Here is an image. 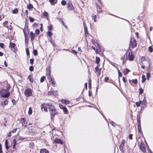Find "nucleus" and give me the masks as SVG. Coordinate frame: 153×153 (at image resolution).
<instances>
[{
  "label": "nucleus",
  "instance_id": "obj_10",
  "mask_svg": "<svg viewBox=\"0 0 153 153\" xmlns=\"http://www.w3.org/2000/svg\"><path fill=\"white\" fill-rule=\"evenodd\" d=\"M54 142L59 144H63V142L62 140L58 138H56L54 140Z\"/></svg>",
  "mask_w": 153,
  "mask_h": 153
},
{
  "label": "nucleus",
  "instance_id": "obj_38",
  "mask_svg": "<svg viewBox=\"0 0 153 153\" xmlns=\"http://www.w3.org/2000/svg\"><path fill=\"white\" fill-rule=\"evenodd\" d=\"M47 35L49 36H51L52 35V33L50 31H48L47 32Z\"/></svg>",
  "mask_w": 153,
  "mask_h": 153
},
{
  "label": "nucleus",
  "instance_id": "obj_64",
  "mask_svg": "<svg viewBox=\"0 0 153 153\" xmlns=\"http://www.w3.org/2000/svg\"><path fill=\"white\" fill-rule=\"evenodd\" d=\"M50 42H51V43L52 45L53 46H54V45H55V43H54V42H53V41H52L51 40L50 41Z\"/></svg>",
  "mask_w": 153,
  "mask_h": 153
},
{
  "label": "nucleus",
  "instance_id": "obj_45",
  "mask_svg": "<svg viewBox=\"0 0 153 153\" xmlns=\"http://www.w3.org/2000/svg\"><path fill=\"white\" fill-rule=\"evenodd\" d=\"M53 26L52 25H51L48 27V29L49 30H51L52 29Z\"/></svg>",
  "mask_w": 153,
  "mask_h": 153
},
{
  "label": "nucleus",
  "instance_id": "obj_51",
  "mask_svg": "<svg viewBox=\"0 0 153 153\" xmlns=\"http://www.w3.org/2000/svg\"><path fill=\"white\" fill-rule=\"evenodd\" d=\"M34 59H30V63L32 65H33V64Z\"/></svg>",
  "mask_w": 153,
  "mask_h": 153
},
{
  "label": "nucleus",
  "instance_id": "obj_34",
  "mask_svg": "<svg viewBox=\"0 0 153 153\" xmlns=\"http://www.w3.org/2000/svg\"><path fill=\"white\" fill-rule=\"evenodd\" d=\"M61 4L63 6H64L66 4V2L65 0H63L61 2Z\"/></svg>",
  "mask_w": 153,
  "mask_h": 153
},
{
  "label": "nucleus",
  "instance_id": "obj_26",
  "mask_svg": "<svg viewBox=\"0 0 153 153\" xmlns=\"http://www.w3.org/2000/svg\"><path fill=\"white\" fill-rule=\"evenodd\" d=\"M51 82L53 85H55L56 84V82L54 81V79L53 78L51 79Z\"/></svg>",
  "mask_w": 153,
  "mask_h": 153
},
{
  "label": "nucleus",
  "instance_id": "obj_20",
  "mask_svg": "<svg viewBox=\"0 0 153 153\" xmlns=\"http://www.w3.org/2000/svg\"><path fill=\"white\" fill-rule=\"evenodd\" d=\"M15 46V44L14 43H10L9 44V47L11 48H13Z\"/></svg>",
  "mask_w": 153,
  "mask_h": 153
},
{
  "label": "nucleus",
  "instance_id": "obj_37",
  "mask_svg": "<svg viewBox=\"0 0 153 153\" xmlns=\"http://www.w3.org/2000/svg\"><path fill=\"white\" fill-rule=\"evenodd\" d=\"M8 23V21H5L3 23V25L4 26L6 27H7V26H6V25Z\"/></svg>",
  "mask_w": 153,
  "mask_h": 153
},
{
  "label": "nucleus",
  "instance_id": "obj_16",
  "mask_svg": "<svg viewBox=\"0 0 153 153\" xmlns=\"http://www.w3.org/2000/svg\"><path fill=\"white\" fill-rule=\"evenodd\" d=\"M140 149L143 152H146V149L145 148L144 146H143L141 145L140 146Z\"/></svg>",
  "mask_w": 153,
  "mask_h": 153
},
{
  "label": "nucleus",
  "instance_id": "obj_36",
  "mask_svg": "<svg viewBox=\"0 0 153 153\" xmlns=\"http://www.w3.org/2000/svg\"><path fill=\"white\" fill-rule=\"evenodd\" d=\"M13 143H14V144L13 145V148H14L16 144V141L15 139H14L13 140Z\"/></svg>",
  "mask_w": 153,
  "mask_h": 153
},
{
  "label": "nucleus",
  "instance_id": "obj_3",
  "mask_svg": "<svg viewBox=\"0 0 153 153\" xmlns=\"http://www.w3.org/2000/svg\"><path fill=\"white\" fill-rule=\"evenodd\" d=\"M25 95L26 97H29L32 95V91L30 88L26 89L24 92Z\"/></svg>",
  "mask_w": 153,
  "mask_h": 153
},
{
  "label": "nucleus",
  "instance_id": "obj_28",
  "mask_svg": "<svg viewBox=\"0 0 153 153\" xmlns=\"http://www.w3.org/2000/svg\"><path fill=\"white\" fill-rule=\"evenodd\" d=\"M32 110L31 107H30L28 111V114L30 115L31 114H32Z\"/></svg>",
  "mask_w": 153,
  "mask_h": 153
},
{
  "label": "nucleus",
  "instance_id": "obj_49",
  "mask_svg": "<svg viewBox=\"0 0 153 153\" xmlns=\"http://www.w3.org/2000/svg\"><path fill=\"white\" fill-rule=\"evenodd\" d=\"M132 82L134 84H137V79H133L132 80Z\"/></svg>",
  "mask_w": 153,
  "mask_h": 153
},
{
  "label": "nucleus",
  "instance_id": "obj_5",
  "mask_svg": "<svg viewBox=\"0 0 153 153\" xmlns=\"http://www.w3.org/2000/svg\"><path fill=\"white\" fill-rule=\"evenodd\" d=\"M50 104L46 103V104H43L41 105V108L42 111H44L45 112H47L48 110L47 108H48L49 106H50Z\"/></svg>",
  "mask_w": 153,
  "mask_h": 153
},
{
  "label": "nucleus",
  "instance_id": "obj_44",
  "mask_svg": "<svg viewBox=\"0 0 153 153\" xmlns=\"http://www.w3.org/2000/svg\"><path fill=\"white\" fill-rule=\"evenodd\" d=\"M53 91H50L48 92V95H53Z\"/></svg>",
  "mask_w": 153,
  "mask_h": 153
},
{
  "label": "nucleus",
  "instance_id": "obj_31",
  "mask_svg": "<svg viewBox=\"0 0 153 153\" xmlns=\"http://www.w3.org/2000/svg\"><path fill=\"white\" fill-rule=\"evenodd\" d=\"M45 79V77L44 76H42L40 79V82H43Z\"/></svg>",
  "mask_w": 153,
  "mask_h": 153
},
{
  "label": "nucleus",
  "instance_id": "obj_40",
  "mask_svg": "<svg viewBox=\"0 0 153 153\" xmlns=\"http://www.w3.org/2000/svg\"><path fill=\"white\" fill-rule=\"evenodd\" d=\"M10 88V85L8 84H7L6 85V90H7L8 91H9Z\"/></svg>",
  "mask_w": 153,
  "mask_h": 153
},
{
  "label": "nucleus",
  "instance_id": "obj_54",
  "mask_svg": "<svg viewBox=\"0 0 153 153\" xmlns=\"http://www.w3.org/2000/svg\"><path fill=\"white\" fill-rule=\"evenodd\" d=\"M35 32L36 33L37 35H38L40 31L39 29H37L35 30Z\"/></svg>",
  "mask_w": 153,
  "mask_h": 153
},
{
  "label": "nucleus",
  "instance_id": "obj_6",
  "mask_svg": "<svg viewBox=\"0 0 153 153\" xmlns=\"http://www.w3.org/2000/svg\"><path fill=\"white\" fill-rule=\"evenodd\" d=\"M134 56L131 52L129 53L128 55L126 56V59H128L129 60L131 61L133 60L134 58Z\"/></svg>",
  "mask_w": 153,
  "mask_h": 153
},
{
  "label": "nucleus",
  "instance_id": "obj_63",
  "mask_svg": "<svg viewBox=\"0 0 153 153\" xmlns=\"http://www.w3.org/2000/svg\"><path fill=\"white\" fill-rule=\"evenodd\" d=\"M59 106H60V108L61 109H63V108L64 107H65V106H63L62 105H59Z\"/></svg>",
  "mask_w": 153,
  "mask_h": 153
},
{
  "label": "nucleus",
  "instance_id": "obj_8",
  "mask_svg": "<svg viewBox=\"0 0 153 153\" xmlns=\"http://www.w3.org/2000/svg\"><path fill=\"white\" fill-rule=\"evenodd\" d=\"M67 8L68 9V10H73L74 8L72 4L70 2H69L68 3Z\"/></svg>",
  "mask_w": 153,
  "mask_h": 153
},
{
  "label": "nucleus",
  "instance_id": "obj_32",
  "mask_svg": "<svg viewBox=\"0 0 153 153\" xmlns=\"http://www.w3.org/2000/svg\"><path fill=\"white\" fill-rule=\"evenodd\" d=\"M137 123H140V117L139 115H137Z\"/></svg>",
  "mask_w": 153,
  "mask_h": 153
},
{
  "label": "nucleus",
  "instance_id": "obj_43",
  "mask_svg": "<svg viewBox=\"0 0 153 153\" xmlns=\"http://www.w3.org/2000/svg\"><path fill=\"white\" fill-rule=\"evenodd\" d=\"M29 70L31 71H33L34 68L33 66H30L29 68Z\"/></svg>",
  "mask_w": 153,
  "mask_h": 153
},
{
  "label": "nucleus",
  "instance_id": "obj_30",
  "mask_svg": "<svg viewBox=\"0 0 153 153\" xmlns=\"http://www.w3.org/2000/svg\"><path fill=\"white\" fill-rule=\"evenodd\" d=\"M146 77L147 78V79L149 80L150 77V73H147L146 74Z\"/></svg>",
  "mask_w": 153,
  "mask_h": 153
},
{
  "label": "nucleus",
  "instance_id": "obj_46",
  "mask_svg": "<svg viewBox=\"0 0 153 153\" xmlns=\"http://www.w3.org/2000/svg\"><path fill=\"white\" fill-rule=\"evenodd\" d=\"M149 51L150 52H152L153 51V49L152 47L151 46H150L149 48Z\"/></svg>",
  "mask_w": 153,
  "mask_h": 153
},
{
  "label": "nucleus",
  "instance_id": "obj_21",
  "mask_svg": "<svg viewBox=\"0 0 153 153\" xmlns=\"http://www.w3.org/2000/svg\"><path fill=\"white\" fill-rule=\"evenodd\" d=\"M8 103V101L7 100H5L4 103L2 102L1 103V105L3 106L4 107V106L6 105Z\"/></svg>",
  "mask_w": 153,
  "mask_h": 153
},
{
  "label": "nucleus",
  "instance_id": "obj_13",
  "mask_svg": "<svg viewBox=\"0 0 153 153\" xmlns=\"http://www.w3.org/2000/svg\"><path fill=\"white\" fill-rule=\"evenodd\" d=\"M30 34V35L31 40V41H32L35 38V33H33L32 32H31Z\"/></svg>",
  "mask_w": 153,
  "mask_h": 153
},
{
  "label": "nucleus",
  "instance_id": "obj_4",
  "mask_svg": "<svg viewBox=\"0 0 153 153\" xmlns=\"http://www.w3.org/2000/svg\"><path fill=\"white\" fill-rule=\"evenodd\" d=\"M136 41L134 39H131L129 45L130 48H134L137 45Z\"/></svg>",
  "mask_w": 153,
  "mask_h": 153
},
{
  "label": "nucleus",
  "instance_id": "obj_33",
  "mask_svg": "<svg viewBox=\"0 0 153 153\" xmlns=\"http://www.w3.org/2000/svg\"><path fill=\"white\" fill-rule=\"evenodd\" d=\"M33 7V5L31 4H29L28 5V6H27L28 8L29 9H30L32 8Z\"/></svg>",
  "mask_w": 153,
  "mask_h": 153
},
{
  "label": "nucleus",
  "instance_id": "obj_39",
  "mask_svg": "<svg viewBox=\"0 0 153 153\" xmlns=\"http://www.w3.org/2000/svg\"><path fill=\"white\" fill-rule=\"evenodd\" d=\"M29 19H30V21L31 22H33L34 21V19L31 17H29Z\"/></svg>",
  "mask_w": 153,
  "mask_h": 153
},
{
  "label": "nucleus",
  "instance_id": "obj_22",
  "mask_svg": "<svg viewBox=\"0 0 153 153\" xmlns=\"http://www.w3.org/2000/svg\"><path fill=\"white\" fill-rule=\"evenodd\" d=\"M55 0H49V1L53 5H54L57 3V1L56 2H55Z\"/></svg>",
  "mask_w": 153,
  "mask_h": 153
},
{
  "label": "nucleus",
  "instance_id": "obj_35",
  "mask_svg": "<svg viewBox=\"0 0 153 153\" xmlns=\"http://www.w3.org/2000/svg\"><path fill=\"white\" fill-rule=\"evenodd\" d=\"M139 94H141L143 92V89L141 88H140L139 89Z\"/></svg>",
  "mask_w": 153,
  "mask_h": 153
},
{
  "label": "nucleus",
  "instance_id": "obj_53",
  "mask_svg": "<svg viewBox=\"0 0 153 153\" xmlns=\"http://www.w3.org/2000/svg\"><path fill=\"white\" fill-rule=\"evenodd\" d=\"M109 79V77H105L104 79V81L105 82H107V81Z\"/></svg>",
  "mask_w": 153,
  "mask_h": 153
},
{
  "label": "nucleus",
  "instance_id": "obj_29",
  "mask_svg": "<svg viewBox=\"0 0 153 153\" xmlns=\"http://www.w3.org/2000/svg\"><path fill=\"white\" fill-rule=\"evenodd\" d=\"M141 102H142L141 101H140L138 102H136V104L137 106V107H139L140 106V105L141 104Z\"/></svg>",
  "mask_w": 153,
  "mask_h": 153
},
{
  "label": "nucleus",
  "instance_id": "obj_52",
  "mask_svg": "<svg viewBox=\"0 0 153 153\" xmlns=\"http://www.w3.org/2000/svg\"><path fill=\"white\" fill-rule=\"evenodd\" d=\"M99 68L98 67V66H97L95 68V72H97L98 71H99Z\"/></svg>",
  "mask_w": 153,
  "mask_h": 153
},
{
  "label": "nucleus",
  "instance_id": "obj_48",
  "mask_svg": "<svg viewBox=\"0 0 153 153\" xmlns=\"http://www.w3.org/2000/svg\"><path fill=\"white\" fill-rule=\"evenodd\" d=\"M26 53H27V55L28 56L29 55V50L28 48H27L26 50Z\"/></svg>",
  "mask_w": 153,
  "mask_h": 153
},
{
  "label": "nucleus",
  "instance_id": "obj_55",
  "mask_svg": "<svg viewBox=\"0 0 153 153\" xmlns=\"http://www.w3.org/2000/svg\"><path fill=\"white\" fill-rule=\"evenodd\" d=\"M110 123L113 126H115L116 125V124L113 121H110Z\"/></svg>",
  "mask_w": 153,
  "mask_h": 153
},
{
  "label": "nucleus",
  "instance_id": "obj_7",
  "mask_svg": "<svg viewBox=\"0 0 153 153\" xmlns=\"http://www.w3.org/2000/svg\"><path fill=\"white\" fill-rule=\"evenodd\" d=\"M51 73L50 67L48 66L46 69V74L48 76V79H50L51 78Z\"/></svg>",
  "mask_w": 153,
  "mask_h": 153
},
{
  "label": "nucleus",
  "instance_id": "obj_18",
  "mask_svg": "<svg viewBox=\"0 0 153 153\" xmlns=\"http://www.w3.org/2000/svg\"><path fill=\"white\" fill-rule=\"evenodd\" d=\"M28 79L30 82L32 83L33 82V76L31 75H29L28 76Z\"/></svg>",
  "mask_w": 153,
  "mask_h": 153
},
{
  "label": "nucleus",
  "instance_id": "obj_27",
  "mask_svg": "<svg viewBox=\"0 0 153 153\" xmlns=\"http://www.w3.org/2000/svg\"><path fill=\"white\" fill-rule=\"evenodd\" d=\"M83 25L84 26V28L85 29V33H86V31H87V27L86 26V25L85 22H83Z\"/></svg>",
  "mask_w": 153,
  "mask_h": 153
},
{
  "label": "nucleus",
  "instance_id": "obj_24",
  "mask_svg": "<svg viewBox=\"0 0 153 153\" xmlns=\"http://www.w3.org/2000/svg\"><path fill=\"white\" fill-rule=\"evenodd\" d=\"M7 143H8V141H7V140H5V148L7 149H8L9 148V147L7 145Z\"/></svg>",
  "mask_w": 153,
  "mask_h": 153
},
{
  "label": "nucleus",
  "instance_id": "obj_59",
  "mask_svg": "<svg viewBox=\"0 0 153 153\" xmlns=\"http://www.w3.org/2000/svg\"><path fill=\"white\" fill-rule=\"evenodd\" d=\"M99 48H97L95 50V52L96 54H98L99 53L98 50Z\"/></svg>",
  "mask_w": 153,
  "mask_h": 153
},
{
  "label": "nucleus",
  "instance_id": "obj_12",
  "mask_svg": "<svg viewBox=\"0 0 153 153\" xmlns=\"http://www.w3.org/2000/svg\"><path fill=\"white\" fill-rule=\"evenodd\" d=\"M61 102L62 104L65 105L69 104L70 103V101L68 100H61Z\"/></svg>",
  "mask_w": 153,
  "mask_h": 153
},
{
  "label": "nucleus",
  "instance_id": "obj_1",
  "mask_svg": "<svg viewBox=\"0 0 153 153\" xmlns=\"http://www.w3.org/2000/svg\"><path fill=\"white\" fill-rule=\"evenodd\" d=\"M48 109L49 110L50 114L51 115V118L52 119L57 113L55 108L52 105H50V106H49V107H48Z\"/></svg>",
  "mask_w": 153,
  "mask_h": 153
},
{
  "label": "nucleus",
  "instance_id": "obj_19",
  "mask_svg": "<svg viewBox=\"0 0 153 153\" xmlns=\"http://www.w3.org/2000/svg\"><path fill=\"white\" fill-rule=\"evenodd\" d=\"M142 83H143L146 80V78L145 77V76L144 75H143L142 76Z\"/></svg>",
  "mask_w": 153,
  "mask_h": 153
},
{
  "label": "nucleus",
  "instance_id": "obj_41",
  "mask_svg": "<svg viewBox=\"0 0 153 153\" xmlns=\"http://www.w3.org/2000/svg\"><path fill=\"white\" fill-rule=\"evenodd\" d=\"M43 16H44L47 17L48 16V13L47 12L45 11L43 13Z\"/></svg>",
  "mask_w": 153,
  "mask_h": 153
},
{
  "label": "nucleus",
  "instance_id": "obj_14",
  "mask_svg": "<svg viewBox=\"0 0 153 153\" xmlns=\"http://www.w3.org/2000/svg\"><path fill=\"white\" fill-rule=\"evenodd\" d=\"M40 153H49V152L47 149H44L40 150Z\"/></svg>",
  "mask_w": 153,
  "mask_h": 153
},
{
  "label": "nucleus",
  "instance_id": "obj_25",
  "mask_svg": "<svg viewBox=\"0 0 153 153\" xmlns=\"http://www.w3.org/2000/svg\"><path fill=\"white\" fill-rule=\"evenodd\" d=\"M18 12V9L17 8H15L13 11L12 13L13 14H16Z\"/></svg>",
  "mask_w": 153,
  "mask_h": 153
},
{
  "label": "nucleus",
  "instance_id": "obj_50",
  "mask_svg": "<svg viewBox=\"0 0 153 153\" xmlns=\"http://www.w3.org/2000/svg\"><path fill=\"white\" fill-rule=\"evenodd\" d=\"M34 145L33 144V142H31V143H30V148H32V149L33 148V147H34Z\"/></svg>",
  "mask_w": 153,
  "mask_h": 153
},
{
  "label": "nucleus",
  "instance_id": "obj_9",
  "mask_svg": "<svg viewBox=\"0 0 153 153\" xmlns=\"http://www.w3.org/2000/svg\"><path fill=\"white\" fill-rule=\"evenodd\" d=\"M21 123L22 124V126L26 127L27 125L25 124L26 123V120L25 118H22L21 120Z\"/></svg>",
  "mask_w": 153,
  "mask_h": 153
},
{
  "label": "nucleus",
  "instance_id": "obj_47",
  "mask_svg": "<svg viewBox=\"0 0 153 153\" xmlns=\"http://www.w3.org/2000/svg\"><path fill=\"white\" fill-rule=\"evenodd\" d=\"M94 45L97 48H100L99 45L97 43H95Z\"/></svg>",
  "mask_w": 153,
  "mask_h": 153
},
{
  "label": "nucleus",
  "instance_id": "obj_15",
  "mask_svg": "<svg viewBox=\"0 0 153 153\" xmlns=\"http://www.w3.org/2000/svg\"><path fill=\"white\" fill-rule=\"evenodd\" d=\"M100 58L98 57H96L95 63L97 64L98 66H99L100 65L99 63L100 62Z\"/></svg>",
  "mask_w": 153,
  "mask_h": 153
},
{
  "label": "nucleus",
  "instance_id": "obj_61",
  "mask_svg": "<svg viewBox=\"0 0 153 153\" xmlns=\"http://www.w3.org/2000/svg\"><path fill=\"white\" fill-rule=\"evenodd\" d=\"M119 149L121 150H123V147H122V145H120L119 146Z\"/></svg>",
  "mask_w": 153,
  "mask_h": 153
},
{
  "label": "nucleus",
  "instance_id": "obj_2",
  "mask_svg": "<svg viewBox=\"0 0 153 153\" xmlns=\"http://www.w3.org/2000/svg\"><path fill=\"white\" fill-rule=\"evenodd\" d=\"M0 94L2 97L7 98L10 95V92L6 89H2L0 91Z\"/></svg>",
  "mask_w": 153,
  "mask_h": 153
},
{
  "label": "nucleus",
  "instance_id": "obj_23",
  "mask_svg": "<svg viewBox=\"0 0 153 153\" xmlns=\"http://www.w3.org/2000/svg\"><path fill=\"white\" fill-rule=\"evenodd\" d=\"M63 110L65 114H68V111L66 107H64V108H63Z\"/></svg>",
  "mask_w": 153,
  "mask_h": 153
},
{
  "label": "nucleus",
  "instance_id": "obj_62",
  "mask_svg": "<svg viewBox=\"0 0 153 153\" xmlns=\"http://www.w3.org/2000/svg\"><path fill=\"white\" fill-rule=\"evenodd\" d=\"M117 70H118V73H119V75L120 76H122V74L121 73V72H120L119 69H117Z\"/></svg>",
  "mask_w": 153,
  "mask_h": 153
},
{
  "label": "nucleus",
  "instance_id": "obj_58",
  "mask_svg": "<svg viewBox=\"0 0 153 153\" xmlns=\"http://www.w3.org/2000/svg\"><path fill=\"white\" fill-rule=\"evenodd\" d=\"M132 134H130L129 135V138L131 140L132 139Z\"/></svg>",
  "mask_w": 153,
  "mask_h": 153
},
{
  "label": "nucleus",
  "instance_id": "obj_11",
  "mask_svg": "<svg viewBox=\"0 0 153 153\" xmlns=\"http://www.w3.org/2000/svg\"><path fill=\"white\" fill-rule=\"evenodd\" d=\"M137 124L138 131L139 133H140V134H141L142 133V132L141 130V127L140 123H137Z\"/></svg>",
  "mask_w": 153,
  "mask_h": 153
},
{
  "label": "nucleus",
  "instance_id": "obj_57",
  "mask_svg": "<svg viewBox=\"0 0 153 153\" xmlns=\"http://www.w3.org/2000/svg\"><path fill=\"white\" fill-rule=\"evenodd\" d=\"M16 130H17L16 129H13L11 131H10V132H11V133H14L16 132Z\"/></svg>",
  "mask_w": 153,
  "mask_h": 153
},
{
  "label": "nucleus",
  "instance_id": "obj_17",
  "mask_svg": "<svg viewBox=\"0 0 153 153\" xmlns=\"http://www.w3.org/2000/svg\"><path fill=\"white\" fill-rule=\"evenodd\" d=\"M130 71V70L126 68L124 69L123 73L124 74L126 75Z\"/></svg>",
  "mask_w": 153,
  "mask_h": 153
},
{
  "label": "nucleus",
  "instance_id": "obj_60",
  "mask_svg": "<svg viewBox=\"0 0 153 153\" xmlns=\"http://www.w3.org/2000/svg\"><path fill=\"white\" fill-rule=\"evenodd\" d=\"M4 44L2 43H0V47L1 48H3Z\"/></svg>",
  "mask_w": 153,
  "mask_h": 153
},
{
  "label": "nucleus",
  "instance_id": "obj_42",
  "mask_svg": "<svg viewBox=\"0 0 153 153\" xmlns=\"http://www.w3.org/2000/svg\"><path fill=\"white\" fill-rule=\"evenodd\" d=\"M33 54L35 56H36L38 54L37 51L36 50H34L33 51Z\"/></svg>",
  "mask_w": 153,
  "mask_h": 153
},
{
  "label": "nucleus",
  "instance_id": "obj_56",
  "mask_svg": "<svg viewBox=\"0 0 153 153\" xmlns=\"http://www.w3.org/2000/svg\"><path fill=\"white\" fill-rule=\"evenodd\" d=\"M4 15H2L0 14V21L1 20L4 18Z\"/></svg>",
  "mask_w": 153,
  "mask_h": 153
}]
</instances>
